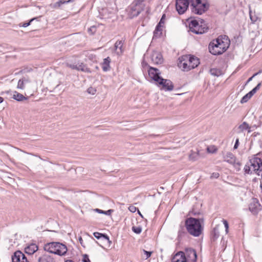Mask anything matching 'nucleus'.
<instances>
[{"label":"nucleus","mask_w":262,"mask_h":262,"mask_svg":"<svg viewBox=\"0 0 262 262\" xmlns=\"http://www.w3.org/2000/svg\"><path fill=\"white\" fill-rule=\"evenodd\" d=\"M229 45L230 40L227 36H220L209 43V52L214 55H221L227 50Z\"/></svg>","instance_id":"1"},{"label":"nucleus","mask_w":262,"mask_h":262,"mask_svg":"<svg viewBox=\"0 0 262 262\" xmlns=\"http://www.w3.org/2000/svg\"><path fill=\"white\" fill-rule=\"evenodd\" d=\"M185 225L188 233L195 237L199 236L204 228V219L189 217L185 221Z\"/></svg>","instance_id":"2"},{"label":"nucleus","mask_w":262,"mask_h":262,"mask_svg":"<svg viewBox=\"0 0 262 262\" xmlns=\"http://www.w3.org/2000/svg\"><path fill=\"white\" fill-rule=\"evenodd\" d=\"M179 60L178 66L186 71L196 68L200 63L197 57L189 55H185L179 57Z\"/></svg>","instance_id":"3"},{"label":"nucleus","mask_w":262,"mask_h":262,"mask_svg":"<svg viewBox=\"0 0 262 262\" xmlns=\"http://www.w3.org/2000/svg\"><path fill=\"white\" fill-rule=\"evenodd\" d=\"M44 249L46 251L59 256L64 255L68 251L65 245L58 242L48 243L45 245Z\"/></svg>","instance_id":"4"},{"label":"nucleus","mask_w":262,"mask_h":262,"mask_svg":"<svg viewBox=\"0 0 262 262\" xmlns=\"http://www.w3.org/2000/svg\"><path fill=\"white\" fill-rule=\"evenodd\" d=\"M208 5L201 0H190V8L192 13L201 15L208 9Z\"/></svg>","instance_id":"5"},{"label":"nucleus","mask_w":262,"mask_h":262,"mask_svg":"<svg viewBox=\"0 0 262 262\" xmlns=\"http://www.w3.org/2000/svg\"><path fill=\"white\" fill-rule=\"evenodd\" d=\"M189 24V31L196 34H202L206 32L208 28L204 24L201 22L200 25L198 21L195 19L188 20Z\"/></svg>","instance_id":"6"},{"label":"nucleus","mask_w":262,"mask_h":262,"mask_svg":"<svg viewBox=\"0 0 262 262\" xmlns=\"http://www.w3.org/2000/svg\"><path fill=\"white\" fill-rule=\"evenodd\" d=\"M76 58L72 57L68 59L65 62V64L67 67L77 71H80L85 73H90L91 72L90 68H88L86 64L83 62H78L77 64L76 63Z\"/></svg>","instance_id":"7"},{"label":"nucleus","mask_w":262,"mask_h":262,"mask_svg":"<svg viewBox=\"0 0 262 262\" xmlns=\"http://www.w3.org/2000/svg\"><path fill=\"white\" fill-rule=\"evenodd\" d=\"M156 84L164 91H171L173 89L172 82L169 79H163L162 77L156 82Z\"/></svg>","instance_id":"8"},{"label":"nucleus","mask_w":262,"mask_h":262,"mask_svg":"<svg viewBox=\"0 0 262 262\" xmlns=\"http://www.w3.org/2000/svg\"><path fill=\"white\" fill-rule=\"evenodd\" d=\"M183 258L186 262H196L197 255L196 251L191 248H187L183 252Z\"/></svg>","instance_id":"9"},{"label":"nucleus","mask_w":262,"mask_h":262,"mask_svg":"<svg viewBox=\"0 0 262 262\" xmlns=\"http://www.w3.org/2000/svg\"><path fill=\"white\" fill-rule=\"evenodd\" d=\"M190 2L189 0H176V8L178 13L180 14H184L187 10Z\"/></svg>","instance_id":"10"},{"label":"nucleus","mask_w":262,"mask_h":262,"mask_svg":"<svg viewBox=\"0 0 262 262\" xmlns=\"http://www.w3.org/2000/svg\"><path fill=\"white\" fill-rule=\"evenodd\" d=\"M249 209L254 215H256L261 209V206L257 199H252V201L249 204Z\"/></svg>","instance_id":"11"},{"label":"nucleus","mask_w":262,"mask_h":262,"mask_svg":"<svg viewBox=\"0 0 262 262\" xmlns=\"http://www.w3.org/2000/svg\"><path fill=\"white\" fill-rule=\"evenodd\" d=\"M246 131L248 133L251 132V126L246 122H243L235 128L236 134H242L244 137L245 136Z\"/></svg>","instance_id":"12"},{"label":"nucleus","mask_w":262,"mask_h":262,"mask_svg":"<svg viewBox=\"0 0 262 262\" xmlns=\"http://www.w3.org/2000/svg\"><path fill=\"white\" fill-rule=\"evenodd\" d=\"M148 75L150 77V78L154 80L156 82H157L159 78L161 77L160 76L161 73L159 69L153 68L151 67H149V69L148 70Z\"/></svg>","instance_id":"13"},{"label":"nucleus","mask_w":262,"mask_h":262,"mask_svg":"<svg viewBox=\"0 0 262 262\" xmlns=\"http://www.w3.org/2000/svg\"><path fill=\"white\" fill-rule=\"evenodd\" d=\"M151 62L156 64H161L163 61L162 54L157 51H154L150 55Z\"/></svg>","instance_id":"14"},{"label":"nucleus","mask_w":262,"mask_h":262,"mask_svg":"<svg viewBox=\"0 0 262 262\" xmlns=\"http://www.w3.org/2000/svg\"><path fill=\"white\" fill-rule=\"evenodd\" d=\"M12 262H29L27 257L20 251H17L12 257Z\"/></svg>","instance_id":"15"},{"label":"nucleus","mask_w":262,"mask_h":262,"mask_svg":"<svg viewBox=\"0 0 262 262\" xmlns=\"http://www.w3.org/2000/svg\"><path fill=\"white\" fill-rule=\"evenodd\" d=\"M75 0H59L57 2L50 4V6L53 9H58L62 8L63 5L73 2Z\"/></svg>","instance_id":"16"},{"label":"nucleus","mask_w":262,"mask_h":262,"mask_svg":"<svg viewBox=\"0 0 262 262\" xmlns=\"http://www.w3.org/2000/svg\"><path fill=\"white\" fill-rule=\"evenodd\" d=\"M142 8H137L134 6H131L128 8V16L130 18H133L134 17L137 16L141 12Z\"/></svg>","instance_id":"17"},{"label":"nucleus","mask_w":262,"mask_h":262,"mask_svg":"<svg viewBox=\"0 0 262 262\" xmlns=\"http://www.w3.org/2000/svg\"><path fill=\"white\" fill-rule=\"evenodd\" d=\"M223 159L225 161L231 164H234L236 161V158L235 156L231 152H227L223 157Z\"/></svg>","instance_id":"18"},{"label":"nucleus","mask_w":262,"mask_h":262,"mask_svg":"<svg viewBox=\"0 0 262 262\" xmlns=\"http://www.w3.org/2000/svg\"><path fill=\"white\" fill-rule=\"evenodd\" d=\"M111 59L110 57H107L103 59L101 63V68L104 72H107L111 70L110 63Z\"/></svg>","instance_id":"19"},{"label":"nucleus","mask_w":262,"mask_h":262,"mask_svg":"<svg viewBox=\"0 0 262 262\" xmlns=\"http://www.w3.org/2000/svg\"><path fill=\"white\" fill-rule=\"evenodd\" d=\"M124 41L123 40H117L114 45L115 50L117 55H120L123 52V50L122 49L123 46Z\"/></svg>","instance_id":"20"},{"label":"nucleus","mask_w":262,"mask_h":262,"mask_svg":"<svg viewBox=\"0 0 262 262\" xmlns=\"http://www.w3.org/2000/svg\"><path fill=\"white\" fill-rule=\"evenodd\" d=\"M38 250V246L34 244H31L27 247L25 250V252L29 255L34 254Z\"/></svg>","instance_id":"21"},{"label":"nucleus","mask_w":262,"mask_h":262,"mask_svg":"<svg viewBox=\"0 0 262 262\" xmlns=\"http://www.w3.org/2000/svg\"><path fill=\"white\" fill-rule=\"evenodd\" d=\"M183 252L180 251L175 254L171 259V262H186L183 258Z\"/></svg>","instance_id":"22"},{"label":"nucleus","mask_w":262,"mask_h":262,"mask_svg":"<svg viewBox=\"0 0 262 262\" xmlns=\"http://www.w3.org/2000/svg\"><path fill=\"white\" fill-rule=\"evenodd\" d=\"M93 235L97 239H103L106 241L110 244L111 243V241L110 240L109 237L105 234L101 233L99 232H94Z\"/></svg>","instance_id":"23"},{"label":"nucleus","mask_w":262,"mask_h":262,"mask_svg":"<svg viewBox=\"0 0 262 262\" xmlns=\"http://www.w3.org/2000/svg\"><path fill=\"white\" fill-rule=\"evenodd\" d=\"M30 82L29 79L24 77L19 79L18 81L17 88L19 89L24 90L25 84Z\"/></svg>","instance_id":"24"},{"label":"nucleus","mask_w":262,"mask_h":262,"mask_svg":"<svg viewBox=\"0 0 262 262\" xmlns=\"http://www.w3.org/2000/svg\"><path fill=\"white\" fill-rule=\"evenodd\" d=\"M251 164L250 159L249 162L245 165L244 170L245 174H251L254 171Z\"/></svg>","instance_id":"25"},{"label":"nucleus","mask_w":262,"mask_h":262,"mask_svg":"<svg viewBox=\"0 0 262 262\" xmlns=\"http://www.w3.org/2000/svg\"><path fill=\"white\" fill-rule=\"evenodd\" d=\"M38 262H54V259L47 254H45L38 258Z\"/></svg>","instance_id":"26"},{"label":"nucleus","mask_w":262,"mask_h":262,"mask_svg":"<svg viewBox=\"0 0 262 262\" xmlns=\"http://www.w3.org/2000/svg\"><path fill=\"white\" fill-rule=\"evenodd\" d=\"M83 55L85 57V60H90L91 61H94L96 59V56L92 52L88 51H85L83 52Z\"/></svg>","instance_id":"27"},{"label":"nucleus","mask_w":262,"mask_h":262,"mask_svg":"<svg viewBox=\"0 0 262 262\" xmlns=\"http://www.w3.org/2000/svg\"><path fill=\"white\" fill-rule=\"evenodd\" d=\"M13 98L18 101H21L24 100L28 99V98L27 97H25L23 95H22L17 92H14L13 95Z\"/></svg>","instance_id":"28"},{"label":"nucleus","mask_w":262,"mask_h":262,"mask_svg":"<svg viewBox=\"0 0 262 262\" xmlns=\"http://www.w3.org/2000/svg\"><path fill=\"white\" fill-rule=\"evenodd\" d=\"M249 14L250 19L253 24L256 23L257 21H260V18L255 12L252 13L250 11Z\"/></svg>","instance_id":"29"},{"label":"nucleus","mask_w":262,"mask_h":262,"mask_svg":"<svg viewBox=\"0 0 262 262\" xmlns=\"http://www.w3.org/2000/svg\"><path fill=\"white\" fill-rule=\"evenodd\" d=\"M211 75L215 76H219L222 74V71L219 69L212 68L210 70Z\"/></svg>","instance_id":"30"},{"label":"nucleus","mask_w":262,"mask_h":262,"mask_svg":"<svg viewBox=\"0 0 262 262\" xmlns=\"http://www.w3.org/2000/svg\"><path fill=\"white\" fill-rule=\"evenodd\" d=\"M199 156V151H198L197 152L191 151V153L189 156V158L190 160L194 161L198 160Z\"/></svg>","instance_id":"31"},{"label":"nucleus","mask_w":262,"mask_h":262,"mask_svg":"<svg viewBox=\"0 0 262 262\" xmlns=\"http://www.w3.org/2000/svg\"><path fill=\"white\" fill-rule=\"evenodd\" d=\"M252 95L249 92L246 95H245L241 100V103L243 104L247 102L251 97Z\"/></svg>","instance_id":"32"},{"label":"nucleus","mask_w":262,"mask_h":262,"mask_svg":"<svg viewBox=\"0 0 262 262\" xmlns=\"http://www.w3.org/2000/svg\"><path fill=\"white\" fill-rule=\"evenodd\" d=\"M144 0H135L134 2V6L136 7L137 8H142V10L143 9L144 5L143 3Z\"/></svg>","instance_id":"33"},{"label":"nucleus","mask_w":262,"mask_h":262,"mask_svg":"<svg viewBox=\"0 0 262 262\" xmlns=\"http://www.w3.org/2000/svg\"><path fill=\"white\" fill-rule=\"evenodd\" d=\"M163 27V26L162 25L159 26V25L158 24L154 31V35L157 36L158 35H161Z\"/></svg>","instance_id":"34"},{"label":"nucleus","mask_w":262,"mask_h":262,"mask_svg":"<svg viewBox=\"0 0 262 262\" xmlns=\"http://www.w3.org/2000/svg\"><path fill=\"white\" fill-rule=\"evenodd\" d=\"M212 235L214 239H217L219 237L220 232L217 227H215L213 228V230L212 232Z\"/></svg>","instance_id":"35"},{"label":"nucleus","mask_w":262,"mask_h":262,"mask_svg":"<svg viewBox=\"0 0 262 262\" xmlns=\"http://www.w3.org/2000/svg\"><path fill=\"white\" fill-rule=\"evenodd\" d=\"M132 230L137 234H140L142 231V228L140 226L132 227Z\"/></svg>","instance_id":"36"},{"label":"nucleus","mask_w":262,"mask_h":262,"mask_svg":"<svg viewBox=\"0 0 262 262\" xmlns=\"http://www.w3.org/2000/svg\"><path fill=\"white\" fill-rule=\"evenodd\" d=\"M217 150V149L214 146H212L207 148V151L210 153H214Z\"/></svg>","instance_id":"37"},{"label":"nucleus","mask_w":262,"mask_h":262,"mask_svg":"<svg viewBox=\"0 0 262 262\" xmlns=\"http://www.w3.org/2000/svg\"><path fill=\"white\" fill-rule=\"evenodd\" d=\"M96 31V28L95 26H93L88 29V32L90 34H94Z\"/></svg>","instance_id":"38"},{"label":"nucleus","mask_w":262,"mask_h":262,"mask_svg":"<svg viewBox=\"0 0 262 262\" xmlns=\"http://www.w3.org/2000/svg\"><path fill=\"white\" fill-rule=\"evenodd\" d=\"M87 92L89 94L94 95L95 94L96 91L95 89L93 88L92 87H90L88 89Z\"/></svg>","instance_id":"39"},{"label":"nucleus","mask_w":262,"mask_h":262,"mask_svg":"<svg viewBox=\"0 0 262 262\" xmlns=\"http://www.w3.org/2000/svg\"><path fill=\"white\" fill-rule=\"evenodd\" d=\"M261 72H262V71H261V70H260V71H259L258 72H257V73H255V74H254L252 77H251L250 78H249L248 79V80H247V83H249L250 81H251L252 80V79H253L255 76H256V75H258V74H260Z\"/></svg>","instance_id":"40"},{"label":"nucleus","mask_w":262,"mask_h":262,"mask_svg":"<svg viewBox=\"0 0 262 262\" xmlns=\"http://www.w3.org/2000/svg\"><path fill=\"white\" fill-rule=\"evenodd\" d=\"M37 18H33L30 20V21L28 23H24L21 26L23 27H27L29 26L31 23L33 21L34 19H36Z\"/></svg>","instance_id":"41"},{"label":"nucleus","mask_w":262,"mask_h":262,"mask_svg":"<svg viewBox=\"0 0 262 262\" xmlns=\"http://www.w3.org/2000/svg\"><path fill=\"white\" fill-rule=\"evenodd\" d=\"M223 224L225 226V227L226 228V232L227 233L228 232V228H229V225L228 223L226 220H224L223 221Z\"/></svg>","instance_id":"42"},{"label":"nucleus","mask_w":262,"mask_h":262,"mask_svg":"<svg viewBox=\"0 0 262 262\" xmlns=\"http://www.w3.org/2000/svg\"><path fill=\"white\" fill-rule=\"evenodd\" d=\"M165 14H163L159 21V23H158V24L159 25V26H161V25H162L163 26L164 25V19H165Z\"/></svg>","instance_id":"43"},{"label":"nucleus","mask_w":262,"mask_h":262,"mask_svg":"<svg viewBox=\"0 0 262 262\" xmlns=\"http://www.w3.org/2000/svg\"><path fill=\"white\" fill-rule=\"evenodd\" d=\"M83 262H91L90 260L89 259V256L86 254H84L83 255V257L82 259Z\"/></svg>","instance_id":"44"},{"label":"nucleus","mask_w":262,"mask_h":262,"mask_svg":"<svg viewBox=\"0 0 262 262\" xmlns=\"http://www.w3.org/2000/svg\"><path fill=\"white\" fill-rule=\"evenodd\" d=\"M238 146H239V138H237L235 140V142L233 148L234 149H236L238 148Z\"/></svg>","instance_id":"45"},{"label":"nucleus","mask_w":262,"mask_h":262,"mask_svg":"<svg viewBox=\"0 0 262 262\" xmlns=\"http://www.w3.org/2000/svg\"><path fill=\"white\" fill-rule=\"evenodd\" d=\"M128 209L131 212H135L136 210H137V208L134 206H130L129 207H128Z\"/></svg>","instance_id":"46"},{"label":"nucleus","mask_w":262,"mask_h":262,"mask_svg":"<svg viewBox=\"0 0 262 262\" xmlns=\"http://www.w3.org/2000/svg\"><path fill=\"white\" fill-rule=\"evenodd\" d=\"M143 252L145 253V254L146 255V259L149 258L151 254V252L147 251L144 250H143Z\"/></svg>","instance_id":"47"},{"label":"nucleus","mask_w":262,"mask_h":262,"mask_svg":"<svg viewBox=\"0 0 262 262\" xmlns=\"http://www.w3.org/2000/svg\"><path fill=\"white\" fill-rule=\"evenodd\" d=\"M219 177V173L217 172H214L212 173L211 177L217 178Z\"/></svg>","instance_id":"48"},{"label":"nucleus","mask_w":262,"mask_h":262,"mask_svg":"<svg viewBox=\"0 0 262 262\" xmlns=\"http://www.w3.org/2000/svg\"><path fill=\"white\" fill-rule=\"evenodd\" d=\"M257 91V90H256L255 88H253L251 91L249 92L251 94V95L253 96Z\"/></svg>","instance_id":"49"},{"label":"nucleus","mask_w":262,"mask_h":262,"mask_svg":"<svg viewBox=\"0 0 262 262\" xmlns=\"http://www.w3.org/2000/svg\"><path fill=\"white\" fill-rule=\"evenodd\" d=\"M179 236H181L183 235V234H185V232L184 231H182V230L179 231Z\"/></svg>","instance_id":"50"},{"label":"nucleus","mask_w":262,"mask_h":262,"mask_svg":"<svg viewBox=\"0 0 262 262\" xmlns=\"http://www.w3.org/2000/svg\"><path fill=\"white\" fill-rule=\"evenodd\" d=\"M96 211L100 213H105V214H107L106 213H105L104 211L103 210H100L99 209H96Z\"/></svg>","instance_id":"51"},{"label":"nucleus","mask_w":262,"mask_h":262,"mask_svg":"<svg viewBox=\"0 0 262 262\" xmlns=\"http://www.w3.org/2000/svg\"><path fill=\"white\" fill-rule=\"evenodd\" d=\"M260 85H261V83H259L254 88L257 90H258L260 88Z\"/></svg>","instance_id":"52"},{"label":"nucleus","mask_w":262,"mask_h":262,"mask_svg":"<svg viewBox=\"0 0 262 262\" xmlns=\"http://www.w3.org/2000/svg\"><path fill=\"white\" fill-rule=\"evenodd\" d=\"M4 101V98L2 97H0V104L2 103Z\"/></svg>","instance_id":"53"},{"label":"nucleus","mask_w":262,"mask_h":262,"mask_svg":"<svg viewBox=\"0 0 262 262\" xmlns=\"http://www.w3.org/2000/svg\"><path fill=\"white\" fill-rule=\"evenodd\" d=\"M142 65H143V66H147V63H145L144 61H143V62H142Z\"/></svg>","instance_id":"54"},{"label":"nucleus","mask_w":262,"mask_h":262,"mask_svg":"<svg viewBox=\"0 0 262 262\" xmlns=\"http://www.w3.org/2000/svg\"><path fill=\"white\" fill-rule=\"evenodd\" d=\"M138 213L142 217H143V216L142 215V214L140 213V211L139 210H138Z\"/></svg>","instance_id":"55"},{"label":"nucleus","mask_w":262,"mask_h":262,"mask_svg":"<svg viewBox=\"0 0 262 262\" xmlns=\"http://www.w3.org/2000/svg\"><path fill=\"white\" fill-rule=\"evenodd\" d=\"M64 262H74V261L72 260H67Z\"/></svg>","instance_id":"56"},{"label":"nucleus","mask_w":262,"mask_h":262,"mask_svg":"<svg viewBox=\"0 0 262 262\" xmlns=\"http://www.w3.org/2000/svg\"><path fill=\"white\" fill-rule=\"evenodd\" d=\"M79 241H80V243H81V242L82 241V238L81 237L79 238Z\"/></svg>","instance_id":"57"},{"label":"nucleus","mask_w":262,"mask_h":262,"mask_svg":"<svg viewBox=\"0 0 262 262\" xmlns=\"http://www.w3.org/2000/svg\"><path fill=\"white\" fill-rule=\"evenodd\" d=\"M111 210H109L107 212H111Z\"/></svg>","instance_id":"58"}]
</instances>
